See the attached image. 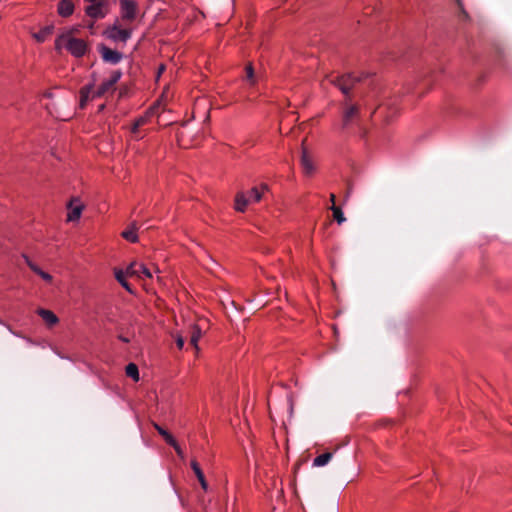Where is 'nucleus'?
Returning a JSON list of instances; mask_svg holds the SVG:
<instances>
[{"label":"nucleus","instance_id":"obj_1","mask_svg":"<svg viewBox=\"0 0 512 512\" xmlns=\"http://www.w3.org/2000/svg\"><path fill=\"white\" fill-rule=\"evenodd\" d=\"M366 75L362 74L361 76H355L353 74H343L341 76H337L330 80V82L338 87L340 91L345 96V101L343 102V110H342V118H341V128L343 130L348 129L352 124H354L360 117V107L358 104H353L351 90L355 89L357 84L364 80Z\"/></svg>","mask_w":512,"mask_h":512},{"label":"nucleus","instance_id":"obj_2","mask_svg":"<svg viewBox=\"0 0 512 512\" xmlns=\"http://www.w3.org/2000/svg\"><path fill=\"white\" fill-rule=\"evenodd\" d=\"M76 32V28L68 30L66 50L75 57H82L86 53L88 46L83 39H79L74 36Z\"/></svg>","mask_w":512,"mask_h":512},{"label":"nucleus","instance_id":"obj_3","mask_svg":"<svg viewBox=\"0 0 512 512\" xmlns=\"http://www.w3.org/2000/svg\"><path fill=\"white\" fill-rule=\"evenodd\" d=\"M132 31L130 29H122L119 27L118 23H115L113 26L107 28L104 32V35L115 42H123L126 43L131 38Z\"/></svg>","mask_w":512,"mask_h":512},{"label":"nucleus","instance_id":"obj_4","mask_svg":"<svg viewBox=\"0 0 512 512\" xmlns=\"http://www.w3.org/2000/svg\"><path fill=\"white\" fill-rule=\"evenodd\" d=\"M126 274L128 277H136L138 279L152 278L151 271L144 264L136 261L129 264L126 268Z\"/></svg>","mask_w":512,"mask_h":512},{"label":"nucleus","instance_id":"obj_5","mask_svg":"<svg viewBox=\"0 0 512 512\" xmlns=\"http://www.w3.org/2000/svg\"><path fill=\"white\" fill-rule=\"evenodd\" d=\"M120 9L123 20L133 21L136 18L137 3L134 0H120Z\"/></svg>","mask_w":512,"mask_h":512},{"label":"nucleus","instance_id":"obj_6","mask_svg":"<svg viewBox=\"0 0 512 512\" xmlns=\"http://www.w3.org/2000/svg\"><path fill=\"white\" fill-rule=\"evenodd\" d=\"M98 51L104 62L110 64H118L122 60V54L116 50H112L104 44L98 46Z\"/></svg>","mask_w":512,"mask_h":512},{"label":"nucleus","instance_id":"obj_7","mask_svg":"<svg viewBox=\"0 0 512 512\" xmlns=\"http://www.w3.org/2000/svg\"><path fill=\"white\" fill-rule=\"evenodd\" d=\"M121 72L120 71H114L110 78L106 81H104L100 87L98 88V90L96 92H94L92 98L94 97H102L104 96L107 92H109L111 89H113L114 85L119 81V79L121 78Z\"/></svg>","mask_w":512,"mask_h":512},{"label":"nucleus","instance_id":"obj_8","mask_svg":"<svg viewBox=\"0 0 512 512\" xmlns=\"http://www.w3.org/2000/svg\"><path fill=\"white\" fill-rule=\"evenodd\" d=\"M37 314L42 318V320L45 322L46 326L49 328L55 326L59 322V318L51 310L39 308L37 310Z\"/></svg>","mask_w":512,"mask_h":512},{"label":"nucleus","instance_id":"obj_9","mask_svg":"<svg viewBox=\"0 0 512 512\" xmlns=\"http://www.w3.org/2000/svg\"><path fill=\"white\" fill-rule=\"evenodd\" d=\"M75 202H79V200L74 198L68 203V209L70 210L67 216L68 221H76L81 216L83 206L80 203L74 205Z\"/></svg>","mask_w":512,"mask_h":512},{"label":"nucleus","instance_id":"obj_10","mask_svg":"<svg viewBox=\"0 0 512 512\" xmlns=\"http://www.w3.org/2000/svg\"><path fill=\"white\" fill-rule=\"evenodd\" d=\"M103 6V2L91 3V5L86 7L85 12L91 18H103L105 16V13L102 11Z\"/></svg>","mask_w":512,"mask_h":512},{"label":"nucleus","instance_id":"obj_11","mask_svg":"<svg viewBox=\"0 0 512 512\" xmlns=\"http://www.w3.org/2000/svg\"><path fill=\"white\" fill-rule=\"evenodd\" d=\"M301 165L305 174L310 175L313 173L314 166L308 155L307 149L304 147V141L302 142Z\"/></svg>","mask_w":512,"mask_h":512},{"label":"nucleus","instance_id":"obj_12","mask_svg":"<svg viewBox=\"0 0 512 512\" xmlns=\"http://www.w3.org/2000/svg\"><path fill=\"white\" fill-rule=\"evenodd\" d=\"M138 229H139L138 223L136 221H133L130 224L129 228L124 230L121 235L127 241H130L132 243H136L138 241V236L136 234Z\"/></svg>","mask_w":512,"mask_h":512},{"label":"nucleus","instance_id":"obj_13","mask_svg":"<svg viewBox=\"0 0 512 512\" xmlns=\"http://www.w3.org/2000/svg\"><path fill=\"white\" fill-rule=\"evenodd\" d=\"M74 11V4L70 0H60L58 4V13L62 17L70 16Z\"/></svg>","mask_w":512,"mask_h":512},{"label":"nucleus","instance_id":"obj_14","mask_svg":"<svg viewBox=\"0 0 512 512\" xmlns=\"http://www.w3.org/2000/svg\"><path fill=\"white\" fill-rule=\"evenodd\" d=\"M248 203H250V199L243 192H238L236 194L235 209L238 212H244Z\"/></svg>","mask_w":512,"mask_h":512},{"label":"nucleus","instance_id":"obj_15","mask_svg":"<svg viewBox=\"0 0 512 512\" xmlns=\"http://www.w3.org/2000/svg\"><path fill=\"white\" fill-rule=\"evenodd\" d=\"M53 30V25L45 26L39 32L34 33L33 37L37 42H44L53 33Z\"/></svg>","mask_w":512,"mask_h":512},{"label":"nucleus","instance_id":"obj_16","mask_svg":"<svg viewBox=\"0 0 512 512\" xmlns=\"http://www.w3.org/2000/svg\"><path fill=\"white\" fill-rule=\"evenodd\" d=\"M268 190V186L266 184H261L260 188L253 187L250 190V196L248 197L251 201L259 202L262 199L264 191Z\"/></svg>","mask_w":512,"mask_h":512},{"label":"nucleus","instance_id":"obj_17","mask_svg":"<svg viewBox=\"0 0 512 512\" xmlns=\"http://www.w3.org/2000/svg\"><path fill=\"white\" fill-rule=\"evenodd\" d=\"M332 457H333V453H331V452L323 453V454L317 456L313 460V466H315V467L324 466L332 459Z\"/></svg>","mask_w":512,"mask_h":512},{"label":"nucleus","instance_id":"obj_18","mask_svg":"<svg viewBox=\"0 0 512 512\" xmlns=\"http://www.w3.org/2000/svg\"><path fill=\"white\" fill-rule=\"evenodd\" d=\"M93 90L92 85H86L80 90V107L84 108L87 101L90 99V93Z\"/></svg>","mask_w":512,"mask_h":512},{"label":"nucleus","instance_id":"obj_19","mask_svg":"<svg viewBox=\"0 0 512 512\" xmlns=\"http://www.w3.org/2000/svg\"><path fill=\"white\" fill-rule=\"evenodd\" d=\"M126 375L132 378L134 381L139 380V370L136 364L129 363L125 368Z\"/></svg>","mask_w":512,"mask_h":512},{"label":"nucleus","instance_id":"obj_20","mask_svg":"<svg viewBox=\"0 0 512 512\" xmlns=\"http://www.w3.org/2000/svg\"><path fill=\"white\" fill-rule=\"evenodd\" d=\"M330 209L332 210L333 217L337 221L338 224H342L343 222L346 221V218H345L343 211L341 210L340 207H338L336 205H332Z\"/></svg>","mask_w":512,"mask_h":512},{"label":"nucleus","instance_id":"obj_21","mask_svg":"<svg viewBox=\"0 0 512 512\" xmlns=\"http://www.w3.org/2000/svg\"><path fill=\"white\" fill-rule=\"evenodd\" d=\"M201 337V330L198 326H193L190 335V344L197 348V343Z\"/></svg>","mask_w":512,"mask_h":512},{"label":"nucleus","instance_id":"obj_22","mask_svg":"<svg viewBox=\"0 0 512 512\" xmlns=\"http://www.w3.org/2000/svg\"><path fill=\"white\" fill-rule=\"evenodd\" d=\"M68 37V31L61 34L55 41V49L60 52L62 48L66 49V41Z\"/></svg>","mask_w":512,"mask_h":512},{"label":"nucleus","instance_id":"obj_23","mask_svg":"<svg viewBox=\"0 0 512 512\" xmlns=\"http://www.w3.org/2000/svg\"><path fill=\"white\" fill-rule=\"evenodd\" d=\"M458 8H459V16L462 18V20H469V14L464 8L462 0H455Z\"/></svg>","mask_w":512,"mask_h":512},{"label":"nucleus","instance_id":"obj_24","mask_svg":"<svg viewBox=\"0 0 512 512\" xmlns=\"http://www.w3.org/2000/svg\"><path fill=\"white\" fill-rule=\"evenodd\" d=\"M23 257L25 259V262L33 272L39 275L43 271L35 263H33L26 255H23Z\"/></svg>","mask_w":512,"mask_h":512},{"label":"nucleus","instance_id":"obj_25","mask_svg":"<svg viewBox=\"0 0 512 512\" xmlns=\"http://www.w3.org/2000/svg\"><path fill=\"white\" fill-rule=\"evenodd\" d=\"M195 475H196V477H197V479H198V481H199V483H200V485H201L202 489H203L204 491H206V490L208 489V483H207V481H206V479H205V476H204L203 471H201V472H199V473H197V474H195Z\"/></svg>","mask_w":512,"mask_h":512},{"label":"nucleus","instance_id":"obj_26","mask_svg":"<svg viewBox=\"0 0 512 512\" xmlns=\"http://www.w3.org/2000/svg\"><path fill=\"white\" fill-rule=\"evenodd\" d=\"M128 275L126 274V271L124 272L121 269H115V278L116 280L121 284L124 280H126V277Z\"/></svg>","mask_w":512,"mask_h":512},{"label":"nucleus","instance_id":"obj_27","mask_svg":"<svg viewBox=\"0 0 512 512\" xmlns=\"http://www.w3.org/2000/svg\"><path fill=\"white\" fill-rule=\"evenodd\" d=\"M131 133L133 134L134 139L139 140L143 136L140 134V127H136V124H133L131 128Z\"/></svg>","mask_w":512,"mask_h":512},{"label":"nucleus","instance_id":"obj_28","mask_svg":"<svg viewBox=\"0 0 512 512\" xmlns=\"http://www.w3.org/2000/svg\"><path fill=\"white\" fill-rule=\"evenodd\" d=\"M246 77L249 81H251L253 83V79H254V69L252 67L251 64H249L247 67H246Z\"/></svg>","mask_w":512,"mask_h":512},{"label":"nucleus","instance_id":"obj_29","mask_svg":"<svg viewBox=\"0 0 512 512\" xmlns=\"http://www.w3.org/2000/svg\"><path fill=\"white\" fill-rule=\"evenodd\" d=\"M164 439H165V441H166L169 445H171L172 447H173V446H176V444H177L176 440L174 439V437H173L170 433H168L167 435H165Z\"/></svg>","mask_w":512,"mask_h":512},{"label":"nucleus","instance_id":"obj_30","mask_svg":"<svg viewBox=\"0 0 512 512\" xmlns=\"http://www.w3.org/2000/svg\"><path fill=\"white\" fill-rule=\"evenodd\" d=\"M191 468L193 469L194 473L197 474L201 472V468L196 460L191 461Z\"/></svg>","mask_w":512,"mask_h":512},{"label":"nucleus","instance_id":"obj_31","mask_svg":"<svg viewBox=\"0 0 512 512\" xmlns=\"http://www.w3.org/2000/svg\"><path fill=\"white\" fill-rule=\"evenodd\" d=\"M147 123V117H140L138 118L134 124H136V127H142L143 125H145Z\"/></svg>","mask_w":512,"mask_h":512},{"label":"nucleus","instance_id":"obj_32","mask_svg":"<svg viewBox=\"0 0 512 512\" xmlns=\"http://www.w3.org/2000/svg\"><path fill=\"white\" fill-rule=\"evenodd\" d=\"M39 276L44 280V281H47V282H51L52 281V276L47 273V272H44L42 271Z\"/></svg>","mask_w":512,"mask_h":512},{"label":"nucleus","instance_id":"obj_33","mask_svg":"<svg viewBox=\"0 0 512 512\" xmlns=\"http://www.w3.org/2000/svg\"><path fill=\"white\" fill-rule=\"evenodd\" d=\"M154 427L155 429L158 431V433L164 438L165 435H167L169 432L166 431L165 429H163L161 426H159L158 424H154Z\"/></svg>","mask_w":512,"mask_h":512},{"label":"nucleus","instance_id":"obj_34","mask_svg":"<svg viewBox=\"0 0 512 512\" xmlns=\"http://www.w3.org/2000/svg\"><path fill=\"white\" fill-rule=\"evenodd\" d=\"M173 448L175 449L176 453H177L181 458H183V457H184L183 450H182V449H181V447L178 445V443L176 444V446H173Z\"/></svg>","mask_w":512,"mask_h":512},{"label":"nucleus","instance_id":"obj_35","mask_svg":"<svg viewBox=\"0 0 512 512\" xmlns=\"http://www.w3.org/2000/svg\"><path fill=\"white\" fill-rule=\"evenodd\" d=\"M176 344H177V347H178L179 349H182V348H183V346H184V339H183L181 336H179V337L176 339Z\"/></svg>","mask_w":512,"mask_h":512},{"label":"nucleus","instance_id":"obj_36","mask_svg":"<svg viewBox=\"0 0 512 512\" xmlns=\"http://www.w3.org/2000/svg\"><path fill=\"white\" fill-rule=\"evenodd\" d=\"M121 286H122L123 288H125L128 292H130V293H132V292H133V291H132V289H131L130 284H129L126 280H124V281L121 283Z\"/></svg>","mask_w":512,"mask_h":512},{"label":"nucleus","instance_id":"obj_37","mask_svg":"<svg viewBox=\"0 0 512 512\" xmlns=\"http://www.w3.org/2000/svg\"><path fill=\"white\" fill-rule=\"evenodd\" d=\"M121 286H122L123 288H125L128 292H130V293H132V292H133V291H132V289H131L130 284H129L126 280H124V281L121 283Z\"/></svg>","mask_w":512,"mask_h":512},{"label":"nucleus","instance_id":"obj_38","mask_svg":"<svg viewBox=\"0 0 512 512\" xmlns=\"http://www.w3.org/2000/svg\"><path fill=\"white\" fill-rule=\"evenodd\" d=\"M165 70V66L164 65H161L158 69V77L160 76V74Z\"/></svg>","mask_w":512,"mask_h":512},{"label":"nucleus","instance_id":"obj_39","mask_svg":"<svg viewBox=\"0 0 512 512\" xmlns=\"http://www.w3.org/2000/svg\"><path fill=\"white\" fill-rule=\"evenodd\" d=\"M335 199H336L335 194H331V195H330V200H331V202H332V205H335Z\"/></svg>","mask_w":512,"mask_h":512},{"label":"nucleus","instance_id":"obj_40","mask_svg":"<svg viewBox=\"0 0 512 512\" xmlns=\"http://www.w3.org/2000/svg\"><path fill=\"white\" fill-rule=\"evenodd\" d=\"M119 339L125 343H128L129 342V339L124 337V336H119Z\"/></svg>","mask_w":512,"mask_h":512}]
</instances>
